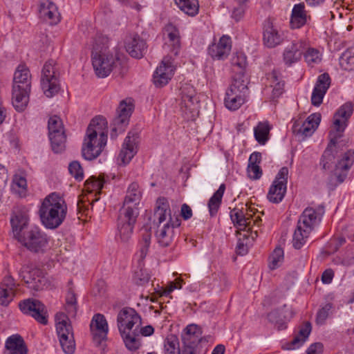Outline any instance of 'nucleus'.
Here are the masks:
<instances>
[{"mask_svg": "<svg viewBox=\"0 0 354 354\" xmlns=\"http://www.w3.org/2000/svg\"><path fill=\"white\" fill-rule=\"evenodd\" d=\"M30 89L23 90L19 86H13L12 102L17 111H22L26 107L29 101Z\"/></svg>", "mask_w": 354, "mask_h": 354, "instance_id": "34", "label": "nucleus"}, {"mask_svg": "<svg viewBox=\"0 0 354 354\" xmlns=\"http://www.w3.org/2000/svg\"><path fill=\"white\" fill-rule=\"evenodd\" d=\"M106 124L102 116L95 117L91 121L82 148L84 159L93 160L101 154L107 142V133L104 131Z\"/></svg>", "mask_w": 354, "mask_h": 354, "instance_id": "2", "label": "nucleus"}, {"mask_svg": "<svg viewBox=\"0 0 354 354\" xmlns=\"http://www.w3.org/2000/svg\"><path fill=\"white\" fill-rule=\"evenodd\" d=\"M127 348L131 351H136L141 346V337L138 330L125 331L120 333Z\"/></svg>", "mask_w": 354, "mask_h": 354, "instance_id": "41", "label": "nucleus"}, {"mask_svg": "<svg viewBox=\"0 0 354 354\" xmlns=\"http://www.w3.org/2000/svg\"><path fill=\"white\" fill-rule=\"evenodd\" d=\"M232 73H245L247 58L243 53H236L231 58Z\"/></svg>", "mask_w": 354, "mask_h": 354, "instance_id": "50", "label": "nucleus"}, {"mask_svg": "<svg viewBox=\"0 0 354 354\" xmlns=\"http://www.w3.org/2000/svg\"><path fill=\"white\" fill-rule=\"evenodd\" d=\"M41 86L48 97L57 94L60 89L59 73L55 68V62L49 60L43 66L41 76Z\"/></svg>", "mask_w": 354, "mask_h": 354, "instance_id": "9", "label": "nucleus"}, {"mask_svg": "<svg viewBox=\"0 0 354 354\" xmlns=\"http://www.w3.org/2000/svg\"><path fill=\"white\" fill-rule=\"evenodd\" d=\"M292 317V312L286 305L279 309H276L268 315V320L274 324L278 330L286 328V322Z\"/></svg>", "mask_w": 354, "mask_h": 354, "instance_id": "29", "label": "nucleus"}, {"mask_svg": "<svg viewBox=\"0 0 354 354\" xmlns=\"http://www.w3.org/2000/svg\"><path fill=\"white\" fill-rule=\"evenodd\" d=\"M305 62L310 66H314L319 64L322 59V53L317 48L310 47L306 42V48L302 55Z\"/></svg>", "mask_w": 354, "mask_h": 354, "instance_id": "45", "label": "nucleus"}, {"mask_svg": "<svg viewBox=\"0 0 354 354\" xmlns=\"http://www.w3.org/2000/svg\"><path fill=\"white\" fill-rule=\"evenodd\" d=\"M139 138L136 133L129 132L124 138L118 157L120 165H127L130 162L138 149Z\"/></svg>", "mask_w": 354, "mask_h": 354, "instance_id": "14", "label": "nucleus"}, {"mask_svg": "<svg viewBox=\"0 0 354 354\" xmlns=\"http://www.w3.org/2000/svg\"><path fill=\"white\" fill-rule=\"evenodd\" d=\"M354 162V151L348 150L344 153L335 165L334 174L337 181L342 183L346 179L348 171Z\"/></svg>", "mask_w": 354, "mask_h": 354, "instance_id": "23", "label": "nucleus"}, {"mask_svg": "<svg viewBox=\"0 0 354 354\" xmlns=\"http://www.w3.org/2000/svg\"><path fill=\"white\" fill-rule=\"evenodd\" d=\"M117 322L120 333H124L125 331L138 330L141 325V317L133 308H124L118 315Z\"/></svg>", "mask_w": 354, "mask_h": 354, "instance_id": "12", "label": "nucleus"}, {"mask_svg": "<svg viewBox=\"0 0 354 354\" xmlns=\"http://www.w3.org/2000/svg\"><path fill=\"white\" fill-rule=\"evenodd\" d=\"M70 174L78 181L84 178L83 169L78 161H73L68 165Z\"/></svg>", "mask_w": 354, "mask_h": 354, "instance_id": "58", "label": "nucleus"}, {"mask_svg": "<svg viewBox=\"0 0 354 354\" xmlns=\"http://www.w3.org/2000/svg\"><path fill=\"white\" fill-rule=\"evenodd\" d=\"M201 341L200 329L196 324L188 325L182 335L183 344L197 346Z\"/></svg>", "mask_w": 354, "mask_h": 354, "instance_id": "36", "label": "nucleus"}, {"mask_svg": "<svg viewBox=\"0 0 354 354\" xmlns=\"http://www.w3.org/2000/svg\"><path fill=\"white\" fill-rule=\"evenodd\" d=\"M263 39L267 47L274 48L282 42L283 37L277 28L271 22L268 21L264 26Z\"/></svg>", "mask_w": 354, "mask_h": 354, "instance_id": "32", "label": "nucleus"}, {"mask_svg": "<svg viewBox=\"0 0 354 354\" xmlns=\"http://www.w3.org/2000/svg\"><path fill=\"white\" fill-rule=\"evenodd\" d=\"M21 311L26 315L32 317L38 323L46 325L48 324V313L45 306L39 300L28 299L19 304Z\"/></svg>", "mask_w": 354, "mask_h": 354, "instance_id": "11", "label": "nucleus"}, {"mask_svg": "<svg viewBox=\"0 0 354 354\" xmlns=\"http://www.w3.org/2000/svg\"><path fill=\"white\" fill-rule=\"evenodd\" d=\"M127 52L136 59L142 58L147 52L146 41L138 35H130L124 41Z\"/></svg>", "mask_w": 354, "mask_h": 354, "instance_id": "19", "label": "nucleus"}, {"mask_svg": "<svg viewBox=\"0 0 354 354\" xmlns=\"http://www.w3.org/2000/svg\"><path fill=\"white\" fill-rule=\"evenodd\" d=\"M19 274L28 287L35 291L43 290L47 284L46 278L39 269L33 268L28 270L27 268H23Z\"/></svg>", "mask_w": 354, "mask_h": 354, "instance_id": "16", "label": "nucleus"}, {"mask_svg": "<svg viewBox=\"0 0 354 354\" xmlns=\"http://www.w3.org/2000/svg\"><path fill=\"white\" fill-rule=\"evenodd\" d=\"M165 45L171 47V53L177 55L180 48V37L178 29L172 24H167L163 28Z\"/></svg>", "mask_w": 354, "mask_h": 354, "instance_id": "24", "label": "nucleus"}, {"mask_svg": "<svg viewBox=\"0 0 354 354\" xmlns=\"http://www.w3.org/2000/svg\"><path fill=\"white\" fill-rule=\"evenodd\" d=\"M232 83L227 91L246 94L248 91V77L245 73H233Z\"/></svg>", "mask_w": 354, "mask_h": 354, "instance_id": "38", "label": "nucleus"}, {"mask_svg": "<svg viewBox=\"0 0 354 354\" xmlns=\"http://www.w3.org/2000/svg\"><path fill=\"white\" fill-rule=\"evenodd\" d=\"M65 309L69 316H75L77 310V297L72 287H69L66 295Z\"/></svg>", "mask_w": 354, "mask_h": 354, "instance_id": "48", "label": "nucleus"}, {"mask_svg": "<svg viewBox=\"0 0 354 354\" xmlns=\"http://www.w3.org/2000/svg\"><path fill=\"white\" fill-rule=\"evenodd\" d=\"M197 99L195 97V91L192 88H189L188 93H185L184 89L182 91L181 108L185 107L188 110H193Z\"/></svg>", "mask_w": 354, "mask_h": 354, "instance_id": "52", "label": "nucleus"}, {"mask_svg": "<svg viewBox=\"0 0 354 354\" xmlns=\"http://www.w3.org/2000/svg\"><path fill=\"white\" fill-rule=\"evenodd\" d=\"M323 345L322 343L317 342L313 344L307 350V354H319L322 352Z\"/></svg>", "mask_w": 354, "mask_h": 354, "instance_id": "64", "label": "nucleus"}, {"mask_svg": "<svg viewBox=\"0 0 354 354\" xmlns=\"http://www.w3.org/2000/svg\"><path fill=\"white\" fill-rule=\"evenodd\" d=\"M232 48L231 38L229 36H222L218 43L212 44L208 48L209 55L216 59H225Z\"/></svg>", "mask_w": 354, "mask_h": 354, "instance_id": "27", "label": "nucleus"}, {"mask_svg": "<svg viewBox=\"0 0 354 354\" xmlns=\"http://www.w3.org/2000/svg\"><path fill=\"white\" fill-rule=\"evenodd\" d=\"M48 136H51V133L54 132V136L59 133H64V126L61 118L57 115L50 117L48 122Z\"/></svg>", "mask_w": 354, "mask_h": 354, "instance_id": "53", "label": "nucleus"}, {"mask_svg": "<svg viewBox=\"0 0 354 354\" xmlns=\"http://www.w3.org/2000/svg\"><path fill=\"white\" fill-rule=\"evenodd\" d=\"M17 285L14 279L6 276L0 283V305L8 306L15 296Z\"/></svg>", "mask_w": 354, "mask_h": 354, "instance_id": "28", "label": "nucleus"}, {"mask_svg": "<svg viewBox=\"0 0 354 354\" xmlns=\"http://www.w3.org/2000/svg\"><path fill=\"white\" fill-rule=\"evenodd\" d=\"M341 67L346 71L354 70V46L348 48L339 59Z\"/></svg>", "mask_w": 354, "mask_h": 354, "instance_id": "51", "label": "nucleus"}, {"mask_svg": "<svg viewBox=\"0 0 354 354\" xmlns=\"http://www.w3.org/2000/svg\"><path fill=\"white\" fill-rule=\"evenodd\" d=\"M27 188L28 185L25 175L23 173L15 174L11 183L12 192L20 197H24L26 194Z\"/></svg>", "mask_w": 354, "mask_h": 354, "instance_id": "43", "label": "nucleus"}, {"mask_svg": "<svg viewBox=\"0 0 354 354\" xmlns=\"http://www.w3.org/2000/svg\"><path fill=\"white\" fill-rule=\"evenodd\" d=\"M332 305L330 304H326L318 310L315 319L317 324L323 325L325 323L326 320L328 317Z\"/></svg>", "mask_w": 354, "mask_h": 354, "instance_id": "60", "label": "nucleus"}, {"mask_svg": "<svg viewBox=\"0 0 354 354\" xmlns=\"http://www.w3.org/2000/svg\"><path fill=\"white\" fill-rule=\"evenodd\" d=\"M329 136L330 142L328 145V147L326 149V150L324 151L320 162V165L322 166V168L324 169H329L334 161L335 156L333 154V149L335 147L337 139L339 138L337 137L336 136H333V132H330Z\"/></svg>", "mask_w": 354, "mask_h": 354, "instance_id": "39", "label": "nucleus"}, {"mask_svg": "<svg viewBox=\"0 0 354 354\" xmlns=\"http://www.w3.org/2000/svg\"><path fill=\"white\" fill-rule=\"evenodd\" d=\"M353 111V107L351 102L345 103L337 111L333 117V127L335 131H330L333 133V136L339 138L341 137L342 133L344 131L348 120L351 116Z\"/></svg>", "mask_w": 354, "mask_h": 354, "instance_id": "17", "label": "nucleus"}, {"mask_svg": "<svg viewBox=\"0 0 354 354\" xmlns=\"http://www.w3.org/2000/svg\"><path fill=\"white\" fill-rule=\"evenodd\" d=\"M320 121L321 115L319 113L311 114L303 123L299 132L306 137L310 136L317 128Z\"/></svg>", "mask_w": 354, "mask_h": 354, "instance_id": "42", "label": "nucleus"}, {"mask_svg": "<svg viewBox=\"0 0 354 354\" xmlns=\"http://www.w3.org/2000/svg\"><path fill=\"white\" fill-rule=\"evenodd\" d=\"M175 70L171 56H165L153 75L154 84L158 87L167 84L174 76Z\"/></svg>", "mask_w": 354, "mask_h": 354, "instance_id": "13", "label": "nucleus"}, {"mask_svg": "<svg viewBox=\"0 0 354 354\" xmlns=\"http://www.w3.org/2000/svg\"><path fill=\"white\" fill-rule=\"evenodd\" d=\"M165 354H180L178 342L175 337L166 339L165 342Z\"/></svg>", "mask_w": 354, "mask_h": 354, "instance_id": "56", "label": "nucleus"}, {"mask_svg": "<svg viewBox=\"0 0 354 354\" xmlns=\"http://www.w3.org/2000/svg\"><path fill=\"white\" fill-rule=\"evenodd\" d=\"M133 110V104L131 99H127L120 102L118 108V116L114 120L115 127L112 131H123L128 124L129 118Z\"/></svg>", "mask_w": 354, "mask_h": 354, "instance_id": "21", "label": "nucleus"}, {"mask_svg": "<svg viewBox=\"0 0 354 354\" xmlns=\"http://www.w3.org/2000/svg\"><path fill=\"white\" fill-rule=\"evenodd\" d=\"M149 279L150 276L146 269L140 268L135 271L133 280L137 285L143 286L148 283Z\"/></svg>", "mask_w": 354, "mask_h": 354, "instance_id": "59", "label": "nucleus"}, {"mask_svg": "<svg viewBox=\"0 0 354 354\" xmlns=\"http://www.w3.org/2000/svg\"><path fill=\"white\" fill-rule=\"evenodd\" d=\"M288 177V169L283 167L277 174L268 193V200L273 203H280L286 192Z\"/></svg>", "mask_w": 354, "mask_h": 354, "instance_id": "10", "label": "nucleus"}, {"mask_svg": "<svg viewBox=\"0 0 354 354\" xmlns=\"http://www.w3.org/2000/svg\"><path fill=\"white\" fill-rule=\"evenodd\" d=\"M307 21V15L304 3H298L294 6L291 18L290 26L292 28H299Z\"/></svg>", "mask_w": 354, "mask_h": 354, "instance_id": "37", "label": "nucleus"}, {"mask_svg": "<svg viewBox=\"0 0 354 354\" xmlns=\"http://www.w3.org/2000/svg\"><path fill=\"white\" fill-rule=\"evenodd\" d=\"M230 218L237 229L246 232L243 234L244 238H250L252 241L257 239L258 230L256 228L259 227L261 219L259 215H256L252 208L247 207L245 212L243 209L234 208L230 212Z\"/></svg>", "mask_w": 354, "mask_h": 354, "instance_id": "6", "label": "nucleus"}, {"mask_svg": "<svg viewBox=\"0 0 354 354\" xmlns=\"http://www.w3.org/2000/svg\"><path fill=\"white\" fill-rule=\"evenodd\" d=\"M13 86H19L23 90L31 88V75L25 65H19L15 71Z\"/></svg>", "mask_w": 354, "mask_h": 354, "instance_id": "35", "label": "nucleus"}, {"mask_svg": "<svg viewBox=\"0 0 354 354\" xmlns=\"http://www.w3.org/2000/svg\"><path fill=\"white\" fill-rule=\"evenodd\" d=\"M150 241L151 235L149 234L146 233L143 235L139 251L136 254L139 261H142L147 256L150 245Z\"/></svg>", "mask_w": 354, "mask_h": 354, "instance_id": "57", "label": "nucleus"}, {"mask_svg": "<svg viewBox=\"0 0 354 354\" xmlns=\"http://www.w3.org/2000/svg\"><path fill=\"white\" fill-rule=\"evenodd\" d=\"M172 218L171 209L168 200L164 197H160L157 199L156 207L153 214V223L160 227L161 224L166 221L167 218Z\"/></svg>", "mask_w": 354, "mask_h": 354, "instance_id": "31", "label": "nucleus"}, {"mask_svg": "<svg viewBox=\"0 0 354 354\" xmlns=\"http://www.w3.org/2000/svg\"><path fill=\"white\" fill-rule=\"evenodd\" d=\"M180 221L178 218H170L163 225L156 231V238L158 243L162 247L170 245L174 236V228L179 227Z\"/></svg>", "mask_w": 354, "mask_h": 354, "instance_id": "18", "label": "nucleus"}, {"mask_svg": "<svg viewBox=\"0 0 354 354\" xmlns=\"http://www.w3.org/2000/svg\"><path fill=\"white\" fill-rule=\"evenodd\" d=\"M10 223L14 237L16 239L30 227H28V209L24 206L15 208L11 216Z\"/></svg>", "mask_w": 354, "mask_h": 354, "instance_id": "15", "label": "nucleus"}, {"mask_svg": "<svg viewBox=\"0 0 354 354\" xmlns=\"http://www.w3.org/2000/svg\"><path fill=\"white\" fill-rule=\"evenodd\" d=\"M41 223L48 229H56L66 218L67 205L64 200L55 193L47 196L39 209Z\"/></svg>", "mask_w": 354, "mask_h": 354, "instance_id": "3", "label": "nucleus"}, {"mask_svg": "<svg viewBox=\"0 0 354 354\" xmlns=\"http://www.w3.org/2000/svg\"><path fill=\"white\" fill-rule=\"evenodd\" d=\"M177 6L185 14L194 17L196 15L199 10L198 0H174Z\"/></svg>", "mask_w": 354, "mask_h": 354, "instance_id": "46", "label": "nucleus"}, {"mask_svg": "<svg viewBox=\"0 0 354 354\" xmlns=\"http://www.w3.org/2000/svg\"><path fill=\"white\" fill-rule=\"evenodd\" d=\"M122 55L115 51V55L108 50V46L103 45L100 47L97 43L93 47L92 52V64L100 77L108 76L114 67L121 64Z\"/></svg>", "mask_w": 354, "mask_h": 354, "instance_id": "5", "label": "nucleus"}, {"mask_svg": "<svg viewBox=\"0 0 354 354\" xmlns=\"http://www.w3.org/2000/svg\"><path fill=\"white\" fill-rule=\"evenodd\" d=\"M330 84V78L328 73L320 75L313 88L311 102L314 106H319L323 101V98Z\"/></svg>", "mask_w": 354, "mask_h": 354, "instance_id": "26", "label": "nucleus"}, {"mask_svg": "<svg viewBox=\"0 0 354 354\" xmlns=\"http://www.w3.org/2000/svg\"><path fill=\"white\" fill-rule=\"evenodd\" d=\"M16 239L28 250L35 253L44 252L48 243L46 234L35 226L30 227Z\"/></svg>", "mask_w": 354, "mask_h": 354, "instance_id": "8", "label": "nucleus"}, {"mask_svg": "<svg viewBox=\"0 0 354 354\" xmlns=\"http://www.w3.org/2000/svg\"><path fill=\"white\" fill-rule=\"evenodd\" d=\"M224 102L227 109L235 111L245 103V95L232 91H227Z\"/></svg>", "mask_w": 354, "mask_h": 354, "instance_id": "40", "label": "nucleus"}, {"mask_svg": "<svg viewBox=\"0 0 354 354\" xmlns=\"http://www.w3.org/2000/svg\"><path fill=\"white\" fill-rule=\"evenodd\" d=\"M247 171L249 178L253 180L259 179L262 176V170L257 164L248 165Z\"/></svg>", "mask_w": 354, "mask_h": 354, "instance_id": "62", "label": "nucleus"}, {"mask_svg": "<svg viewBox=\"0 0 354 354\" xmlns=\"http://www.w3.org/2000/svg\"><path fill=\"white\" fill-rule=\"evenodd\" d=\"M104 183L103 179L92 176L86 180L85 187L88 192H95L99 194L104 187Z\"/></svg>", "mask_w": 354, "mask_h": 354, "instance_id": "54", "label": "nucleus"}, {"mask_svg": "<svg viewBox=\"0 0 354 354\" xmlns=\"http://www.w3.org/2000/svg\"><path fill=\"white\" fill-rule=\"evenodd\" d=\"M5 348L9 354H28V349L23 337L15 334L7 338Z\"/></svg>", "mask_w": 354, "mask_h": 354, "instance_id": "33", "label": "nucleus"}, {"mask_svg": "<svg viewBox=\"0 0 354 354\" xmlns=\"http://www.w3.org/2000/svg\"><path fill=\"white\" fill-rule=\"evenodd\" d=\"M225 190V184H221L208 202V208L211 216H214L221 206L222 198Z\"/></svg>", "mask_w": 354, "mask_h": 354, "instance_id": "44", "label": "nucleus"}, {"mask_svg": "<svg viewBox=\"0 0 354 354\" xmlns=\"http://www.w3.org/2000/svg\"><path fill=\"white\" fill-rule=\"evenodd\" d=\"M180 214L185 220H188L192 216V210L188 205L184 203L181 206Z\"/></svg>", "mask_w": 354, "mask_h": 354, "instance_id": "63", "label": "nucleus"}, {"mask_svg": "<svg viewBox=\"0 0 354 354\" xmlns=\"http://www.w3.org/2000/svg\"><path fill=\"white\" fill-rule=\"evenodd\" d=\"M306 48V41L304 40L293 41L284 50L283 59L286 65L291 66L299 62Z\"/></svg>", "mask_w": 354, "mask_h": 354, "instance_id": "20", "label": "nucleus"}, {"mask_svg": "<svg viewBox=\"0 0 354 354\" xmlns=\"http://www.w3.org/2000/svg\"><path fill=\"white\" fill-rule=\"evenodd\" d=\"M90 328L93 338L97 344H100L106 339L109 327L103 315L99 313L95 315L91 320Z\"/></svg>", "mask_w": 354, "mask_h": 354, "instance_id": "22", "label": "nucleus"}, {"mask_svg": "<svg viewBox=\"0 0 354 354\" xmlns=\"http://www.w3.org/2000/svg\"><path fill=\"white\" fill-rule=\"evenodd\" d=\"M54 132L51 133V136H48L52 150L56 153H61L65 149L66 137L65 133H59L54 136Z\"/></svg>", "mask_w": 354, "mask_h": 354, "instance_id": "49", "label": "nucleus"}, {"mask_svg": "<svg viewBox=\"0 0 354 354\" xmlns=\"http://www.w3.org/2000/svg\"><path fill=\"white\" fill-rule=\"evenodd\" d=\"M56 331L59 344L66 354H73L75 351V342L73 329L67 315L58 313L55 315Z\"/></svg>", "mask_w": 354, "mask_h": 354, "instance_id": "7", "label": "nucleus"}, {"mask_svg": "<svg viewBox=\"0 0 354 354\" xmlns=\"http://www.w3.org/2000/svg\"><path fill=\"white\" fill-rule=\"evenodd\" d=\"M270 79L273 80L271 84V87H272V96L273 97H278L283 93L284 84L278 81L274 73L270 75Z\"/></svg>", "mask_w": 354, "mask_h": 354, "instance_id": "61", "label": "nucleus"}, {"mask_svg": "<svg viewBox=\"0 0 354 354\" xmlns=\"http://www.w3.org/2000/svg\"><path fill=\"white\" fill-rule=\"evenodd\" d=\"M142 191L137 183H131L127 189L123 205L118 217V236L121 241L127 242L132 234L134 225L139 215V205Z\"/></svg>", "mask_w": 354, "mask_h": 354, "instance_id": "1", "label": "nucleus"}, {"mask_svg": "<svg viewBox=\"0 0 354 354\" xmlns=\"http://www.w3.org/2000/svg\"><path fill=\"white\" fill-rule=\"evenodd\" d=\"M270 130V127L267 122H259L257 126L254 127V137L260 145H265L267 142Z\"/></svg>", "mask_w": 354, "mask_h": 354, "instance_id": "47", "label": "nucleus"}, {"mask_svg": "<svg viewBox=\"0 0 354 354\" xmlns=\"http://www.w3.org/2000/svg\"><path fill=\"white\" fill-rule=\"evenodd\" d=\"M283 261V250L277 248L269 258V267L272 270L279 268Z\"/></svg>", "mask_w": 354, "mask_h": 354, "instance_id": "55", "label": "nucleus"}, {"mask_svg": "<svg viewBox=\"0 0 354 354\" xmlns=\"http://www.w3.org/2000/svg\"><path fill=\"white\" fill-rule=\"evenodd\" d=\"M312 330L311 324L309 322H306L299 329V332L293 339L285 344L283 346V348L286 350H294L296 348H299L308 339L310 332Z\"/></svg>", "mask_w": 354, "mask_h": 354, "instance_id": "30", "label": "nucleus"}, {"mask_svg": "<svg viewBox=\"0 0 354 354\" xmlns=\"http://www.w3.org/2000/svg\"><path fill=\"white\" fill-rule=\"evenodd\" d=\"M39 16L50 24H57L60 21V15L56 5L49 0H41L39 5Z\"/></svg>", "mask_w": 354, "mask_h": 354, "instance_id": "25", "label": "nucleus"}, {"mask_svg": "<svg viewBox=\"0 0 354 354\" xmlns=\"http://www.w3.org/2000/svg\"><path fill=\"white\" fill-rule=\"evenodd\" d=\"M320 221V214L313 207H306L300 215L292 237L293 247L299 250L308 241L310 233Z\"/></svg>", "mask_w": 354, "mask_h": 354, "instance_id": "4", "label": "nucleus"}]
</instances>
